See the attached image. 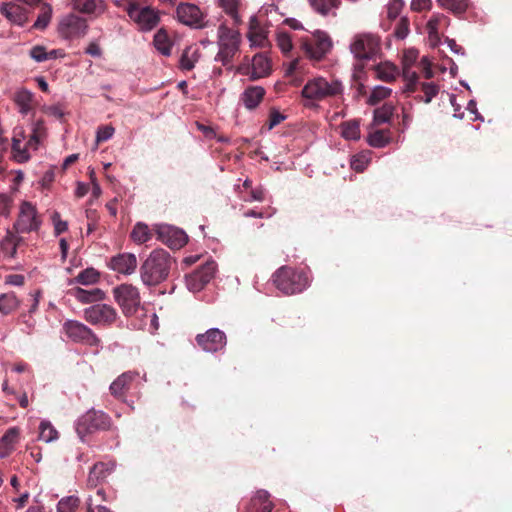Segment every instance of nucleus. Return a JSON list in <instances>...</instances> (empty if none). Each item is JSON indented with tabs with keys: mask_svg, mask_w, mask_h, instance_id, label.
<instances>
[{
	"mask_svg": "<svg viewBox=\"0 0 512 512\" xmlns=\"http://www.w3.org/2000/svg\"><path fill=\"white\" fill-rule=\"evenodd\" d=\"M343 93V85L338 80L327 81L323 77L309 80L302 89V96L312 101H322Z\"/></svg>",
	"mask_w": 512,
	"mask_h": 512,
	"instance_id": "4",
	"label": "nucleus"
},
{
	"mask_svg": "<svg viewBox=\"0 0 512 512\" xmlns=\"http://www.w3.org/2000/svg\"><path fill=\"white\" fill-rule=\"evenodd\" d=\"M449 18L444 14L433 15L427 23V30L430 39H438V29L442 25H448Z\"/></svg>",
	"mask_w": 512,
	"mask_h": 512,
	"instance_id": "36",
	"label": "nucleus"
},
{
	"mask_svg": "<svg viewBox=\"0 0 512 512\" xmlns=\"http://www.w3.org/2000/svg\"><path fill=\"white\" fill-rule=\"evenodd\" d=\"M20 306V301L14 292L3 293L0 295V313L9 315L16 311Z\"/></svg>",
	"mask_w": 512,
	"mask_h": 512,
	"instance_id": "33",
	"label": "nucleus"
},
{
	"mask_svg": "<svg viewBox=\"0 0 512 512\" xmlns=\"http://www.w3.org/2000/svg\"><path fill=\"white\" fill-rule=\"evenodd\" d=\"M109 267L122 274H132L137 268L136 256L132 253L118 254L110 259Z\"/></svg>",
	"mask_w": 512,
	"mask_h": 512,
	"instance_id": "19",
	"label": "nucleus"
},
{
	"mask_svg": "<svg viewBox=\"0 0 512 512\" xmlns=\"http://www.w3.org/2000/svg\"><path fill=\"white\" fill-rule=\"evenodd\" d=\"M421 91L423 92V95L418 96L420 101H423L424 103H430L432 99L438 94L439 87L435 83H428L423 82L420 83Z\"/></svg>",
	"mask_w": 512,
	"mask_h": 512,
	"instance_id": "45",
	"label": "nucleus"
},
{
	"mask_svg": "<svg viewBox=\"0 0 512 512\" xmlns=\"http://www.w3.org/2000/svg\"><path fill=\"white\" fill-rule=\"evenodd\" d=\"M52 220L54 223V231L56 235H60L68 229L67 222L60 219V214L58 212L53 214Z\"/></svg>",
	"mask_w": 512,
	"mask_h": 512,
	"instance_id": "58",
	"label": "nucleus"
},
{
	"mask_svg": "<svg viewBox=\"0 0 512 512\" xmlns=\"http://www.w3.org/2000/svg\"><path fill=\"white\" fill-rule=\"evenodd\" d=\"M52 11V6L50 4L42 3L40 5V14L33 24V28L37 30H44L51 21Z\"/></svg>",
	"mask_w": 512,
	"mask_h": 512,
	"instance_id": "35",
	"label": "nucleus"
},
{
	"mask_svg": "<svg viewBox=\"0 0 512 512\" xmlns=\"http://www.w3.org/2000/svg\"><path fill=\"white\" fill-rule=\"evenodd\" d=\"M409 20L407 17H401L400 21L398 22L394 35L398 39H404L409 34Z\"/></svg>",
	"mask_w": 512,
	"mask_h": 512,
	"instance_id": "54",
	"label": "nucleus"
},
{
	"mask_svg": "<svg viewBox=\"0 0 512 512\" xmlns=\"http://www.w3.org/2000/svg\"><path fill=\"white\" fill-rule=\"evenodd\" d=\"M390 141L388 130H376L369 134L368 143L372 147L381 148L386 146Z\"/></svg>",
	"mask_w": 512,
	"mask_h": 512,
	"instance_id": "43",
	"label": "nucleus"
},
{
	"mask_svg": "<svg viewBox=\"0 0 512 512\" xmlns=\"http://www.w3.org/2000/svg\"><path fill=\"white\" fill-rule=\"evenodd\" d=\"M216 267L215 261H206L198 269L186 276L187 288L192 292L201 291L214 277Z\"/></svg>",
	"mask_w": 512,
	"mask_h": 512,
	"instance_id": "12",
	"label": "nucleus"
},
{
	"mask_svg": "<svg viewBox=\"0 0 512 512\" xmlns=\"http://www.w3.org/2000/svg\"><path fill=\"white\" fill-rule=\"evenodd\" d=\"M174 259L164 249L153 250L140 267L142 282L147 286H156L165 281L170 273Z\"/></svg>",
	"mask_w": 512,
	"mask_h": 512,
	"instance_id": "1",
	"label": "nucleus"
},
{
	"mask_svg": "<svg viewBox=\"0 0 512 512\" xmlns=\"http://www.w3.org/2000/svg\"><path fill=\"white\" fill-rule=\"evenodd\" d=\"M13 101L19 108V112L27 115L35 108L34 94L26 88L18 89L13 96Z\"/></svg>",
	"mask_w": 512,
	"mask_h": 512,
	"instance_id": "25",
	"label": "nucleus"
},
{
	"mask_svg": "<svg viewBox=\"0 0 512 512\" xmlns=\"http://www.w3.org/2000/svg\"><path fill=\"white\" fill-rule=\"evenodd\" d=\"M29 497V493L25 492L21 494L19 497L13 498L12 501L16 504V508L19 509L23 508L27 504Z\"/></svg>",
	"mask_w": 512,
	"mask_h": 512,
	"instance_id": "64",
	"label": "nucleus"
},
{
	"mask_svg": "<svg viewBox=\"0 0 512 512\" xmlns=\"http://www.w3.org/2000/svg\"><path fill=\"white\" fill-rule=\"evenodd\" d=\"M197 345L206 352H218L227 344V338L223 331L211 328L205 333L198 334L195 338Z\"/></svg>",
	"mask_w": 512,
	"mask_h": 512,
	"instance_id": "15",
	"label": "nucleus"
},
{
	"mask_svg": "<svg viewBox=\"0 0 512 512\" xmlns=\"http://www.w3.org/2000/svg\"><path fill=\"white\" fill-rule=\"evenodd\" d=\"M63 330L66 336L74 342L94 347L100 345L101 341L97 335L89 327L79 321H66L63 324Z\"/></svg>",
	"mask_w": 512,
	"mask_h": 512,
	"instance_id": "10",
	"label": "nucleus"
},
{
	"mask_svg": "<svg viewBox=\"0 0 512 512\" xmlns=\"http://www.w3.org/2000/svg\"><path fill=\"white\" fill-rule=\"evenodd\" d=\"M277 45L283 53L290 52L293 47L290 35L287 32H279L277 34Z\"/></svg>",
	"mask_w": 512,
	"mask_h": 512,
	"instance_id": "53",
	"label": "nucleus"
},
{
	"mask_svg": "<svg viewBox=\"0 0 512 512\" xmlns=\"http://www.w3.org/2000/svg\"><path fill=\"white\" fill-rule=\"evenodd\" d=\"M217 43L219 51L215 56V61L221 62L223 66L231 65L234 56L239 52L241 43L240 33L221 24L218 28Z\"/></svg>",
	"mask_w": 512,
	"mask_h": 512,
	"instance_id": "3",
	"label": "nucleus"
},
{
	"mask_svg": "<svg viewBox=\"0 0 512 512\" xmlns=\"http://www.w3.org/2000/svg\"><path fill=\"white\" fill-rule=\"evenodd\" d=\"M265 89L261 86H248L241 95V100L249 110L255 109L265 96Z\"/></svg>",
	"mask_w": 512,
	"mask_h": 512,
	"instance_id": "26",
	"label": "nucleus"
},
{
	"mask_svg": "<svg viewBox=\"0 0 512 512\" xmlns=\"http://www.w3.org/2000/svg\"><path fill=\"white\" fill-rule=\"evenodd\" d=\"M177 16L180 22L192 27H202V12L193 4H180L177 8Z\"/></svg>",
	"mask_w": 512,
	"mask_h": 512,
	"instance_id": "18",
	"label": "nucleus"
},
{
	"mask_svg": "<svg viewBox=\"0 0 512 512\" xmlns=\"http://www.w3.org/2000/svg\"><path fill=\"white\" fill-rule=\"evenodd\" d=\"M438 4L455 15L464 13L468 6L469 0H437Z\"/></svg>",
	"mask_w": 512,
	"mask_h": 512,
	"instance_id": "37",
	"label": "nucleus"
},
{
	"mask_svg": "<svg viewBox=\"0 0 512 512\" xmlns=\"http://www.w3.org/2000/svg\"><path fill=\"white\" fill-rule=\"evenodd\" d=\"M79 503V498L75 496L63 498L58 502L57 512H76Z\"/></svg>",
	"mask_w": 512,
	"mask_h": 512,
	"instance_id": "48",
	"label": "nucleus"
},
{
	"mask_svg": "<svg viewBox=\"0 0 512 512\" xmlns=\"http://www.w3.org/2000/svg\"><path fill=\"white\" fill-rule=\"evenodd\" d=\"M198 50L187 47L180 58V68L182 70H191L194 68L195 63L198 61Z\"/></svg>",
	"mask_w": 512,
	"mask_h": 512,
	"instance_id": "40",
	"label": "nucleus"
},
{
	"mask_svg": "<svg viewBox=\"0 0 512 512\" xmlns=\"http://www.w3.org/2000/svg\"><path fill=\"white\" fill-rule=\"evenodd\" d=\"M99 278L100 274L96 269L87 268L81 271L73 281L82 285H91L97 283Z\"/></svg>",
	"mask_w": 512,
	"mask_h": 512,
	"instance_id": "42",
	"label": "nucleus"
},
{
	"mask_svg": "<svg viewBox=\"0 0 512 512\" xmlns=\"http://www.w3.org/2000/svg\"><path fill=\"white\" fill-rule=\"evenodd\" d=\"M341 134L347 140L360 138V123L358 120L346 121L341 124Z\"/></svg>",
	"mask_w": 512,
	"mask_h": 512,
	"instance_id": "38",
	"label": "nucleus"
},
{
	"mask_svg": "<svg viewBox=\"0 0 512 512\" xmlns=\"http://www.w3.org/2000/svg\"><path fill=\"white\" fill-rule=\"evenodd\" d=\"M58 431L48 421H42L39 426V439L49 443L58 439Z\"/></svg>",
	"mask_w": 512,
	"mask_h": 512,
	"instance_id": "44",
	"label": "nucleus"
},
{
	"mask_svg": "<svg viewBox=\"0 0 512 512\" xmlns=\"http://www.w3.org/2000/svg\"><path fill=\"white\" fill-rule=\"evenodd\" d=\"M431 5H432L431 0H412L411 9L416 12H421L423 10L430 9Z\"/></svg>",
	"mask_w": 512,
	"mask_h": 512,
	"instance_id": "59",
	"label": "nucleus"
},
{
	"mask_svg": "<svg viewBox=\"0 0 512 512\" xmlns=\"http://www.w3.org/2000/svg\"><path fill=\"white\" fill-rule=\"evenodd\" d=\"M116 303L125 316L134 315L141 305V297L137 287L131 284H122L113 289Z\"/></svg>",
	"mask_w": 512,
	"mask_h": 512,
	"instance_id": "7",
	"label": "nucleus"
},
{
	"mask_svg": "<svg viewBox=\"0 0 512 512\" xmlns=\"http://www.w3.org/2000/svg\"><path fill=\"white\" fill-rule=\"evenodd\" d=\"M21 143L20 139L13 138L12 152L14 159L19 163L26 162L30 158L27 150L22 147Z\"/></svg>",
	"mask_w": 512,
	"mask_h": 512,
	"instance_id": "50",
	"label": "nucleus"
},
{
	"mask_svg": "<svg viewBox=\"0 0 512 512\" xmlns=\"http://www.w3.org/2000/svg\"><path fill=\"white\" fill-rule=\"evenodd\" d=\"M391 89L390 88H387V87H384V86H376L372 92H371V95L369 96L368 98V104L369 105H376L378 104L380 101L386 99L387 97L390 96L391 94Z\"/></svg>",
	"mask_w": 512,
	"mask_h": 512,
	"instance_id": "46",
	"label": "nucleus"
},
{
	"mask_svg": "<svg viewBox=\"0 0 512 512\" xmlns=\"http://www.w3.org/2000/svg\"><path fill=\"white\" fill-rule=\"evenodd\" d=\"M58 29L64 38H76L86 33L87 23L82 17L71 13L61 19Z\"/></svg>",
	"mask_w": 512,
	"mask_h": 512,
	"instance_id": "16",
	"label": "nucleus"
},
{
	"mask_svg": "<svg viewBox=\"0 0 512 512\" xmlns=\"http://www.w3.org/2000/svg\"><path fill=\"white\" fill-rule=\"evenodd\" d=\"M0 13L11 23L24 26L28 21L27 10L15 3H3Z\"/></svg>",
	"mask_w": 512,
	"mask_h": 512,
	"instance_id": "20",
	"label": "nucleus"
},
{
	"mask_svg": "<svg viewBox=\"0 0 512 512\" xmlns=\"http://www.w3.org/2000/svg\"><path fill=\"white\" fill-rule=\"evenodd\" d=\"M275 287L285 295H293L304 291L309 280L305 272L289 266H282L272 276Z\"/></svg>",
	"mask_w": 512,
	"mask_h": 512,
	"instance_id": "2",
	"label": "nucleus"
},
{
	"mask_svg": "<svg viewBox=\"0 0 512 512\" xmlns=\"http://www.w3.org/2000/svg\"><path fill=\"white\" fill-rule=\"evenodd\" d=\"M155 234L153 226L150 228L143 222H137L130 234L131 239L137 244H143L150 241Z\"/></svg>",
	"mask_w": 512,
	"mask_h": 512,
	"instance_id": "32",
	"label": "nucleus"
},
{
	"mask_svg": "<svg viewBox=\"0 0 512 512\" xmlns=\"http://www.w3.org/2000/svg\"><path fill=\"white\" fill-rule=\"evenodd\" d=\"M111 426V418L102 411L90 410L82 415L76 424V432L82 441L86 435L98 430H108Z\"/></svg>",
	"mask_w": 512,
	"mask_h": 512,
	"instance_id": "6",
	"label": "nucleus"
},
{
	"mask_svg": "<svg viewBox=\"0 0 512 512\" xmlns=\"http://www.w3.org/2000/svg\"><path fill=\"white\" fill-rule=\"evenodd\" d=\"M18 437H19V430L17 428H10L1 437L0 443L2 446H6V447L13 449V446L17 442Z\"/></svg>",
	"mask_w": 512,
	"mask_h": 512,
	"instance_id": "51",
	"label": "nucleus"
},
{
	"mask_svg": "<svg viewBox=\"0 0 512 512\" xmlns=\"http://www.w3.org/2000/svg\"><path fill=\"white\" fill-rule=\"evenodd\" d=\"M41 225V219L37 209L28 201H24L20 205L18 218L13 225L16 233H29L38 231Z\"/></svg>",
	"mask_w": 512,
	"mask_h": 512,
	"instance_id": "8",
	"label": "nucleus"
},
{
	"mask_svg": "<svg viewBox=\"0 0 512 512\" xmlns=\"http://www.w3.org/2000/svg\"><path fill=\"white\" fill-rule=\"evenodd\" d=\"M272 507L268 492L259 490L248 502L246 512H271Z\"/></svg>",
	"mask_w": 512,
	"mask_h": 512,
	"instance_id": "23",
	"label": "nucleus"
},
{
	"mask_svg": "<svg viewBox=\"0 0 512 512\" xmlns=\"http://www.w3.org/2000/svg\"><path fill=\"white\" fill-rule=\"evenodd\" d=\"M114 131L111 125L100 126L97 130V141L104 142L109 140L113 136Z\"/></svg>",
	"mask_w": 512,
	"mask_h": 512,
	"instance_id": "56",
	"label": "nucleus"
},
{
	"mask_svg": "<svg viewBox=\"0 0 512 512\" xmlns=\"http://www.w3.org/2000/svg\"><path fill=\"white\" fill-rule=\"evenodd\" d=\"M367 160L362 156H355L351 161V168L356 172H362L366 168Z\"/></svg>",
	"mask_w": 512,
	"mask_h": 512,
	"instance_id": "60",
	"label": "nucleus"
},
{
	"mask_svg": "<svg viewBox=\"0 0 512 512\" xmlns=\"http://www.w3.org/2000/svg\"><path fill=\"white\" fill-rule=\"evenodd\" d=\"M153 230L157 235V239L171 249H180L188 241V236L183 230L170 225L155 224L153 225Z\"/></svg>",
	"mask_w": 512,
	"mask_h": 512,
	"instance_id": "13",
	"label": "nucleus"
},
{
	"mask_svg": "<svg viewBox=\"0 0 512 512\" xmlns=\"http://www.w3.org/2000/svg\"><path fill=\"white\" fill-rule=\"evenodd\" d=\"M136 376L137 374L131 371L122 373L110 385L111 394L118 399H122Z\"/></svg>",
	"mask_w": 512,
	"mask_h": 512,
	"instance_id": "24",
	"label": "nucleus"
},
{
	"mask_svg": "<svg viewBox=\"0 0 512 512\" xmlns=\"http://www.w3.org/2000/svg\"><path fill=\"white\" fill-rule=\"evenodd\" d=\"M373 70L375 72V77L378 80H381L383 82H393L396 80V78L399 75V70L397 66H395L391 62H381L373 67Z\"/></svg>",
	"mask_w": 512,
	"mask_h": 512,
	"instance_id": "28",
	"label": "nucleus"
},
{
	"mask_svg": "<svg viewBox=\"0 0 512 512\" xmlns=\"http://www.w3.org/2000/svg\"><path fill=\"white\" fill-rule=\"evenodd\" d=\"M404 7L403 0H390L387 7V16L390 20L396 19Z\"/></svg>",
	"mask_w": 512,
	"mask_h": 512,
	"instance_id": "52",
	"label": "nucleus"
},
{
	"mask_svg": "<svg viewBox=\"0 0 512 512\" xmlns=\"http://www.w3.org/2000/svg\"><path fill=\"white\" fill-rule=\"evenodd\" d=\"M286 119V116L277 109L272 108L269 113L268 128L272 129Z\"/></svg>",
	"mask_w": 512,
	"mask_h": 512,
	"instance_id": "57",
	"label": "nucleus"
},
{
	"mask_svg": "<svg viewBox=\"0 0 512 512\" xmlns=\"http://www.w3.org/2000/svg\"><path fill=\"white\" fill-rule=\"evenodd\" d=\"M114 468L115 464L112 462L96 463L90 470L87 481L88 486L90 488H96L99 484L103 483L107 479V477L113 472Z\"/></svg>",
	"mask_w": 512,
	"mask_h": 512,
	"instance_id": "21",
	"label": "nucleus"
},
{
	"mask_svg": "<svg viewBox=\"0 0 512 512\" xmlns=\"http://www.w3.org/2000/svg\"><path fill=\"white\" fill-rule=\"evenodd\" d=\"M84 318L92 325L110 326L118 318L114 307L108 304H95L84 310Z\"/></svg>",
	"mask_w": 512,
	"mask_h": 512,
	"instance_id": "11",
	"label": "nucleus"
},
{
	"mask_svg": "<svg viewBox=\"0 0 512 512\" xmlns=\"http://www.w3.org/2000/svg\"><path fill=\"white\" fill-rule=\"evenodd\" d=\"M18 233L7 230L6 235L0 243V249L5 256L15 258L17 248L23 243V238L17 235Z\"/></svg>",
	"mask_w": 512,
	"mask_h": 512,
	"instance_id": "27",
	"label": "nucleus"
},
{
	"mask_svg": "<svg viewBox=\"0 0 512 512\" xmlns=\"http://www.w3.org/2000/svg\"><path fill=\"white\" fill-rule=\"evenodd\" d=\"M68 293L73 296L77 301L88 304L101 301L105 298V293L99 288L86 290L80 287L71 288Z\"/></svg>",
	"mask_w": 512,
	"mask_h": 512,
	"instance_id": "22",
	"label": "nucleus"
},
{
	"mask_svg": "<svg viewBox=\"0 0 512 512\" xmlns=\"http://www.w3.org/2000/svg\"><path fill=\"white\" fill-rule=\"evenodd\" d=\"M332 41L329 35L321 30H317L312 37L302 42V48L306 55L314 60H321L331 49Z\"/></svg>",
	"mask_w": 512,
	"mask_h": 512,
	"instance_id": "9",
	"label": "nucleus"
},
{
	"mask_svg": "<svg viewBox=\"0 0 512 512\" xmlns=\"http://www.w3.org/2000/svg\"><path fill=\"white\" fill-rule=\"evenodd\" d=\"M395 107L391 103H385L383 106L375 109L373 121L376 125L389 122L394 114Z\"/></svg>",
	"mask_w": 512,
	"mask_h": 512,
	"instance_id": "39",
	"label": "nucleus"
},
{
	"mask_svg": "<svg viewBox=\"0 0 512 512\" xmlns=\"http://www.w3.org/2000/svg\"><path fill=\"white\" fill-rule=\"evenodd\" d=\"M74 8L81 13L99 15L104 11L102 0H74Z\"/></svg>",
	"mask_w": 512,
	"mask_h": 512,
	"instance_id": "31",
	"label": "nucleus"
},
{
	"mask_svg": "<svg viewBox=\"0 0 512 512\" xmlns=\"http://www.w3.org/2000/svg\"><path fill=\"white\" fill-rule=\"evenodd\" d=\"M271 65L269 59L263 54H256L252 59V71L250 78L256 80L267 76L270 73Z\"/></svg>",
	"mask_w": 512,
	"mask_h": 512,
	"instance_id": "29",
	"label": "nucleus"
},
{
	"mask_svg": "<svg viewBox=\"0 0 512 512\" xmlns=\"http://www.w3.org/2000/svg\"><path fill=\"white\" fill-rule=\"evenodd\" d=\"M248 38L252 45L264 47L267 43V35L265 29L260 25L256 17L250 19Z\"/></svg>",
	"mask_w": 512,
	"mask_h": 512,
	"instance_id": "30",
	"label": "nucleus"
},
{
	"mask_svg": "<svg viewBox=\"0 0 512 512\" xmlns=\"http://www.w3.org/2000/svg\"><path fill=\"white\" fill-rule=\"evenodd\" d=\"M154 45L156 49L163 55L169 56L171 54V43L168 35L164 30H159L154 36Z\"/></svg>",
	"mask_w": 512,
	"mask_h": 512,
	"instance_id": "41",
	"label": "nucleus"
},
{
	"mask_svg": "<svg viewBox=\"0 0 512 512\" xmlns=\"http://www.w3.org/2000/svg\"><path fill=\"white\" fill-rule=\"evenodd\" d=\"M128 16L138 24L141 30L149 31L159 22L158 12L150 7H140L138 4L131 3L127 7Z\"/></svg>",
	"mask_w": 512,
	"mask_h": 512,
	"instance_id": "14",
	"label": "nucleus"
},
{
	"mask_svg": "<svg viewBox=\"0 0 512 512\" xmlns=\"http://www.w3.org/2000/svg\"><path fill=\"white\" fill-rule=\"evenodd\" d=\"M29 55L36 62H44L48 60L46 48L41 45L33 46L29 51Z\"/></svg>",
	"mask_w": 512,
	"mask_h": 512,
	"instance_id": "55",
	"label": "nucleus"
},
{
	"mask_svg": "<svg viewBox=\"0 0 512 512\" xmlns=\"http://www.w3.org/2000/svg\"><path fill=\"white\" fill-rule=\"evenodd\" d=\"M45 134V127L42 120H38L33 125L32 135L30 136V139L27 142L28 146L34 147V149L37 148V145L39 144L41 138Z\"/></svg>",
	"mask_w": 512,
	"mask_h": 512,
	"instance_id": "47",
	"label": "nucleus"
},
{
	"mask_svg": "<svg viewBox=\"0 0 512 512\" xmlns=\"http://www.w3.org/2000/svg\"><path fill=\"white\" fill-rule=\"evenodd\" d=\"M12 200L5 194H0V213L7 216L10 211Z\"/></svg>",
	"mask_w": 512,
	"mask_h": 512,
	"instance_id": "61",
	"label": "nucleus"
},
{
	"mask_svg": "<svg viewBox=\"0 0 512 512\" xmlns=\"http://www.w3.org/2000/svg\"><path fill=\"white\" fill-rule=\"evenodd\" d=\"M220 6L232 17L236 24L240 23L241 20L238 14L239 0H220Z\"/></svg>",
	"mask_w": 512,
	"mask_h": 512,
	"instance_id": "49",
	"label": "nucleus"
},
{
	"mask_svg": "<svg viewBox=\"0 0 512 512\" xmlns=\"http://www.w3.org/2000/svg\"><path fill=\"white\" fill-rule=\"evenodd\" d=\"M418 55L419 53L416 49H408L403 55V77L407 81V92H415L417 90L418 75L411 68L417 61Z\"/></svg>",
	"mask_w": 512,
	"mask_h": 512,
	"instance_id": "17",
	"label": "nucleus"
},
{
	"mask_svg": "<svg viewBox=\"0 0 512 512\" xmlns=\"http://www.w3.org/2000/svg\"><path fill=\"white\" fill-rule=\"evenodd\" d=\"M311 7L319 14L326 16L333 9L339 8L340 0H309Z\"/></svg>",
	"mask_w": 512,
	"mask_h": 512,
	"instance_id": "34",
	"label": "nucleus"
},
{
	"mask_svg": "<svg viewBox=\"0 0 512 512\" xmlns=\"http://www.w3.org/2000/svg\"><path fill=\"white\" fill-rule=\"evenodd\" d=\"M350 51L357 60H371L381 51V39L371 33H360L354 36Z\"/></svg>",
	"mask_w": 512,
	"mask_h": 512,
	"instance_id": "5",
	"label": "nucleus"
},
{
	"mask_svg": "<svg viewBox=\"0 0 512 512\" xmlns=\"http://www.w3.org/2000/svg\"><path fill=\"white\" fill-rule=\"evenodd\" d=\"M25 282V278L21 274H11L6 277V283L14 286H22Z\"/></svg>",
	"mask_w": 512,
	"mask_h": 512,
	"instance_id": "62",
	"label": "nucleus"
},
{
	"mask_svg": "<svg viewBox=\"0 0 512 512\" xmlns=\"http://www.w3.org/2000/svg\"><path fill=\"white\" fill-rule=\"evenodd\" d=\"M264 190L261 187L251 189L250 191V199H246V201H263L264 200Z\"/></svg>",
	"mask_w": 512,
	"mask_h": 512,
	"instance_id": "63",
	"label": "nucleus"
}]
</instances>
